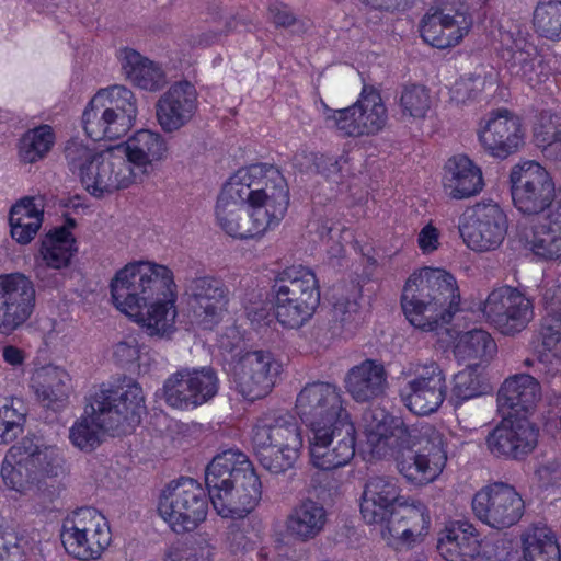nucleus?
<instances>
[{
    "label": "nucleus",
    "mask_w": 561,
    "mask_h": 561,
    "mask_svg": "<svg viewBox=\"0 0 561 561\" xmlns=\"http://www.w3.org/2000/svg\"><path fill=\"white\" fill-rule=\"evenodd\" d=\"M549 70L543 57L539 54L538 49H536V58H533L525 68L518 70V72H514L512 76L534 88L547 80Z\"/></svg>",
    "instance_id": "69168bd1"
},
{
    "label": "nucleus",
    "mask_w": 561,
    "mask_h": 561,
    "mask_svg": "<svg viewBox=\"0 0 561 561\" xmlns=\"http://www.w3.org/2000/svg\"><path fill=\"white\" fill-rule=\"evenodd\" d=\"M526 561H561V548L556 533L547 525H534L522 537Z\"/></svg>",
    "instance_id": "a18cd8bd"
},
{
    "label": "nucleus",
    "mask_w": 561,
    "mask_h": 561,
    "mask_svg": "<svg viewBox=\"0 0 561 561\" xmlns=\"http://www.w3.org/2000/svg\"><path fill=\"white\" fill-rule=\"evenodd\" d=\"M121 147V152L129 165L141 174H149L154 164L168 156V144L161 134L149 129H140L130 136Z\"/></svg>",
    "instance_id": "72a5a7b5"
},
{
    "label": "nucleus",
    "mask_w": 561,
    "mask_h": 561,
    "mask_svg": "<svg viewBox=\"0 0 561 561\" xmlns=\"http://www.w3.org/2000/svg\"><path fill=\"white\" fill-rule=\"evenodd\" d=\"M401 307L413 327L436 331L462 310L458 283H404Z\"/></svg>",
    "instance_id": "423d86ee"
},
{
    "label": "nucleus",
    "mask_w": 561,
    "mask_h": 561,
    "mask_svg": "<svg viewBox=\"0 0 561 561\" xmlns=\"http://www.w3.org/2000/svg\"><path fill=\"white\" fill-rule=\"evenodd\" d=\"M205 484L213 507L222 518L250 514L262 496V483L248 455L228 448L205 468Z\"/></svg>",
    "instance_id": "f03ea898"
},
{
    "label": "nucleus",
    "mask_w": 561,
    "mask_h": 561,
    "mask_svg": "<svg viewBox=\"0 0 561 561\" xmlns=\"http://www.w3.org/2000/svg\"><path fill=\"white\" fill-rule=\"evenodd\" d=\"M69 169L80 176L85 190L95 197L123 190L136 182L137 172L121 152V147L95 152L79 140L65 147Z\"/></svg>",
    "instance_id": "7ed1b4c3"
},
{
    "label": "nucleus",
    "mask_w": 561,
    "mask_h": 561,
    "mask_svg": "<svg viewBox=\"0 0 561 561\" xmlns=\"http://www.w3.org/2000/svg\"><path fill=\"white\" fill-rule=\"evenodd\" d=\"M233 518L234 520L227 528L226 546L231 554H245L255 550L263 542V525L261 520Z\"/></svg>",
    "instance_id": "de8ad7c7"
},
{
    "label": "nucleus",
    "mask_w": 561,
    "mask_h": 561,
    "mask_svg": "<svg viewBox=\"0 0 561 561\" xmlns=\"http://www.w3.org/2000/svg\"><path fill=\"white\" fill-rule=\"evenodd\" d=\"M486 386L476 369L468 368L457 373L453 378L450 402L455 408L463 402L485 393Z\"/></svg>",
    "instance_id": "13d9d810"
},
{
    "label": "nucleus",
    "mask_w": 561,
    "mask_h": 561,
    "mask_svg": "<svg viewBox=\"0 0 561 561\" xmlns=\"http://www.w3.org/2000/svg\"><path fill=\"white\" fill-rule=\"evenodd\" d=\"M497 346L488 331L473 329L459 335L454 355L459 362H488L496 353Z\"/></svg>",
    "instance_id": "09e8293b"
},
{
    "label": "nucleus",
    "mask_w": 561,
    "mask_h": 561,
    "mask_svg": "<svg viewBox=\"0 0 561 561\" xmlns=\"http://www.w3.org/2000/svg\"><path fill=\"white\" fill-rule=\"evenodd\" d=\"M533 24L541 37L561 41V0H539L534 10Z\"/></svg>",
    "instance_id": "5fc2aeb1"
},
{
    "label": "nucleus",
    "mask_w": 561,
    "mask_h": 561,
    "mask_svg": "<svg viewBox=\"0 0 561 561\" xmlns=\"http://www.w3.org/2000/svg\"><path fill=\"white\" fill-rule=\"evenodd\" d=\"M90 416H81L69 430L70 443L91 453L102 443V433L111 436L131 434L146 411L145 396L137 381L124 378L122 383H101L90 396Z\"/></svg>",
    "instance_id": "f257e3e1"
},
{
    "label": "nucleus",
    "mask_w": 561,
    "mask_h": 561,
    "mask_svg": "<svg viewBox=\"0 0 561 561\" xmlns=\"http://www.w3.org/2000/svg\"><path fill=\"white\" fill-rule=\"evenodd\" d=\"M272 22L277 27H289L296 22V18L285 4L273 3L268 7Z\"/></svg>",
    "instance_id": "774afa93"
},
{
    "label": "nucleus",
    "mask_w": 561,
    "mask_h": 561,
    "mask_svg": "<svg viewBox=\"0 0 561 561\" xmlns=\"http://www.w3.org/2000/svg\"><path fill=\"white\" fill-rule=\"evenodd\" d=\"M69 374L55 365L42 366L31 377V388L38 402L55 412L62 410L69 399Z\"/></svg>",
    "instance_id": "c9c22d12"
},
{
    "label": "nucleus",
    "mask_w": 561,
    "mask_h": 561,
    "mask_svg": "<svg viewBox=\"0 0 561 561\" xmlns=\"http://www.w3.org/2000/svg\"><path fill=\"white\" fill-rule=\"evenodd\" d=\"M328 522L324 506L311 499H305L295 505L285 519L287 535L296 541L307 542L323 530Z\"/></svg>",
    "instance_id": "58836bf2"
},
{
    "label": "nucleus",
    "mask_w": 561,
    "mask_h": 561,
    "mask_svg": "<svg viewBox=\"0 0 561 561\" xmlns=\"http://www.w3.org/2000/svg\"><path fill=\"white\" fill-rule=\"evenodd\" d=\"M399 481L393 477L369 478L360 497L359 511L366 524H382L401 503Z\"/></svg>",
    "instance_id": "c756f323"
},
{
    "label": "nucleus",
    "mask_w": 561,
    "mask_h": 561,
    "mask_svg": "<svg viewBox=\"0 0 561 561\" xmlns=\"http://www.w3.org/2000/svg\"><path fill=\"white\" fill-rule=\"evenodd\" d=\"M54 133L48 125L28 130L20 140L19 154L23 162L34 163L43 159L54 145Z\"/></svg>",
    "instance_id": "6e6d98bb"
},
{
    "label": "nucleus",
    "mask_w": 561,
    "mask_h": 561,
    "mask_svg": "<svg viewBox=\"0 0 561 561\" xmlns=\"http://www.w3.org/2000/svg\"><path fill=\"white\" fill-rule=\"evenodd\" d=\"M530 244L536 255L546 259L561 256V193L549 207L543 221L535 226Z\"/></svg>",
    "instance_id": "79ce46f5"
},
{
    "label": "nucleus",
    "mask_w": 561,
    "mask_h": 561,
    "mask_svg": "<svg viewBox=\"0 0 561 561\" xmlns=\"http://www.w3.org/2000/svg\"><path fill=\"white\" fill-rule=\"evenodd\" d=\"M209 502L197 480L181 477L162 490L157 510L172 531L185 534L194 531L206 519Z\"/></svg>",
    "instance_id": "1a4fd4ad"
},
{
    "label": "nucleus",
    "mask_w": 561,
    "mask_h": 561,
    "mask_svg": "<svg viewBox=\"0 0 561 561\" xmlns=\"http://www.w3.org/2000/svg\"><path fill=\"white\" fill-rule=\"evenodd\" d=\"M514 206L525 215H538L560 195L549 172L535 161L514 165L510 173Z\"/></svg>",
    "instance_id": "f3484780"
},
{
    "label": "nucleus",
    "mask_w": 561,
    "mask_h": 561,
    "mask_svg": "<svg viewBox=\"0 0 561 561\" xmlns=\"http://www.w3.org/2000/svg\"><path fill=\"white\" fill-rule=\"evenodd\" d=\"M500 43L511 75L518 72L536 58L537 47L528 41V33L517 24L501 27Z\"/></svg>",
    "instance_id": "c03bdc74"
},
{
    "label": "nucleus",
    "mask_w": 561,
    "mask_h": 561,
    "mask_svg": "<svg viewBox=\"0 0 561 561\" xmlns=\"http://www.w3.org/2000/svg\"><path fill=\"white\" fill-rule=\"evenodd\" d=\"M540 398L539 381L529 374H516L502 383L497 393V403L507 416L529 419Z\"/></svg>",
    "instance_id": "2f4dec72"
},
{
    "label": "nucleus",
    "mask_w": 561,
    "mask_h": 561,
    "mask_svg": "<svg viewBox=\"0 0 561 561\" xmlns=\"http://www.w3.org/2000/svg\"><path fill=\"white\" fill-rule=\"evenodd\" d=\"M65 551L79 561L99 560L112 542L107 518L93 507H80L62 520Z\"/></svg>",
    "instance_id": "9b49d317"
},
{
    "label": "nucleus",
    "mask_w": 561,
    "mask_h": 561,
    "mask_svg": "<svg viewBox=\"0 0 561 561\" xmlns=\"http://www.w3.org/2000/svg\"><path fill=\"white\" fill-rule=\"evenodd\" d=\"M137 115L135 95L124 85L101 89L83 112L85 134L94 141L124 136Z\"/></svg>",
    "instance_id": "6e6552de"
},
{
    "label": "nucleus",
    "mask_w": 561,
    "mask_h": 561,
    "mask_svg": "<svg viewBox=\"0 0 561 561\" xmlns=\"http://www.w3.org/2000/svg\"><path fill=\"white\" fill-rule=\"evenodd\" d=\"M34 283H0V333L11 334L35 309Z\"/></svg>",
    "instance_id": "7c9ffc66"
},
{
    "label": "nucleus",
    "mask_w": 561,
    "mask_h": 561,
    "mask_svg": "<svg viewBox=\"0 0 561 561\" xmlns=\"http://www.w3.org/2000/svg\"><path fill=\"white\" fill-rule=\"evenodd\" d=\"M538 437L539 428L529 419L505 415L485 440L494 457L520 460L536 448Z\"/></svg>",
    "instance_id": "393cba45"
},
{
    "label": "nucleus",
    "mask_w": 561,
    "mask_h": 561,
    "mask_svg": "<svg viewBox=\"0 0 561 561\" xmlns=\"http://www.w3.org/2000/svg\"><path fill=\"white\" fill-rule=\"evenodd\" d=\"M118 58L124 76L134 85L153 92L167 84V76L161 66L135 49H121Z\"/></svg>",
    "instance_id": "ea45409f"
},
{
    "label": "nucleus",
    "mask_w": 561,
    "mask_h": 561,
    "mask_svg": "<svg viewBox=\"0 0 561 561\" xmlns=\"http://www.w3.org/2000/svg\"><path fill=\"white\" fill-rule=\"evenodd\" d=\"M259 194V207L253 216L252 231L265 232L285 216L289 204V191L285 178L274 165L263 164V179Z\"/></svg>",
    "instance_id": "a878e982"
},
{
    "label": "nucleus",
    "mask_w": 561,
    "mask_h": 561,
    "mask_svg": "<svg viewBox=\"0 0 561 561\" xmlns=\"http://www.w3.org/2000/svg\"><path fill=\"white\" fill-rule=\"evenodd\" d=\"M25 421L26 411L21 399L0 398V445L15 440L22 434Z\"/></svg>",
    "instance_id": "864d4df0"
},
{
    "label": "nucleus",
    "mask_w": 561,
    "mask_h": 561,
    "mask_svg": "<svg viewBox=\"0 0 561 561\" xmlns=\"http://www.w3.org/2000/svg\"><path fill=\"white\" fill-rule=\"evenodd\" d=\"M250 443L259 463L273 474L293 469L304 447L300 425L288 412L259 417L252 426Z\"/></svg>",
    "instance_id": "39448f33"
},
{
    "label": "nucleus",
    "mask_w": 561,
    "mask_h": 561,
    "mask_svg": "<svg viewBox=\"0 0 561 561\" xmlns=\"http://www.w3.org/2000/svg\"><path fill=\"white\" fill-rule=\"evenodd\" d=\"M472 26L468 8L459 0H442L432 7L421 22V36L433 47L444 49L457 45Z\"/></svg>",
    "instance_id": "aec40b11"
},
{
    "label": "nucleus",
    "mask_w": 561,
    "mask_h": 561,
    "mask_svg": "<svg viewBox=\"0 0 561 561\" xmlns=\"http://www.w3.org/2000/svg\"><path fill=\"white\" fill-rule=\"evenodd\" d=\"M333 290L347 293L336 298L332 305L344 329H356L364 321V313L359 304L363 287L360 283H333Z\"/></svg>",
    "instance_id": "603ef678"
},
{
    "label": "nucleus",
    "mask_w": 561,
    "mask_h": 561,
    "mask_svg": "<svg viewBox=\"0 0 561 561\" xmlns=\"http://www.w3.org/2000/svg\"><path fill=\"white\" fill-rule=\"evenodd\" d=\"M443 185L451 198H469L483 188L482 172L467 156H454L445 164Z\"/></svg>",
    "instance_id": "e433bc0d"
},
{
    "label": "nucleus",
    "mask_w": 561,
    "mask_h": 561,
    "mask_svg": "<svg viewBox=\"0 0 561 561\" xmlns=\"http://www.w3.org/2000/svg\"><path fill=\"white\" fill-rule=\"evenodd\" d=\"M399 380L400 399L416 415L436 412L446 399V377L436 363H410L402 368Z\"/></svg>",
    "instance_id": "ddd939ff"
},
{
    "label": "nucleus",
    "mask_w": 561,
    "mask_h": 561,
    "mask_svg": "<svg viewBox=\"0 0 561 561\" xmlns=\"http://www.w3.org/2000/svg\"><path fill=\"white\" fill-rule=\"evenodd\" d=\"M43 205L34 197H23L10 210L9 222L11 236L21 244L30 243L43 224Z\"/></svg>",
    "instance_id": "37998d69"
},
{
    "label": "nucleus",
    "mask_w": 561,
    "mask_h": 561,
    "mask_svg": "<svg viewBox=\"0 0 561 561\" xmlns=\"http://www.w3.org/2000/svg\"><path fill=\"white\" fill-rule=\"evenodd\" d=\"M294 159L296 162H299L300 159L312 162L316 171L328 178L337 174L342 169V164L347 162V159L344 156H340L337 158L333 156L316 153H300L296 154Z\"/></svg>",
    "instance_id": "0e129e2a"
},
{
    "label": "nucleus",
    "mask_w": 561,
    "mask_h": 561,
    "mask_svg": "<svg viewBox=\"0 0 561 561\" xmlns=\"http://www.w3.org/2000/svg\"><path fill=\"white\" fill-rule=\"evenodd\" d=\"M215 553V546L207 540H201L192 546H172L165 553L164 561H213Z\"/></svg>",
    "instance_id": "052dcab7"
},
{
    "label": "nucleus",
    "mask_w": 561,
    "mask_h": 561,
    "mask_svg": "<svg viewBox=\"0 0 561 561\" xmlns=\"http://www.w3.org/2000/svg\"><path fill=\"white\" fill-rule=\"evenodd\" d=\"M263 179V164H252L238 170L224 185L216 204V220L219 227L229 236L239 239L254 238L264 232L252 231L253 222L239 227L229 220L240 204H248L249 214H254L259 207V194Z\"/></svg>",
    "instance_id": "f8f14e48"
},
{
    "label": "nucleus",
    "mask_w": 561,
    "mask_h": 561,
    "mask_svg": "<svg viewBox=\"0 0 561 561\" xmlns=\"http://www.w3.org/2000/svg\"><path fill=\"white\" fill-rule=\"evenodd\" d=\"M480 310L490 325L508 336L525 330L534 318L533 300L508 285L492 290Z\"/></svg>",
    "instance_id": "6ab92c4d"
},
{
    "label": "nucleus",
    "mask_w": 561,
    "mask_h": 561,
    "mask_svg": "<svg viewBox=\"0 0 561 561\" xmlns=\"http://www.w3.org/2000/svg\"><path fill=\"white\" fill-rule=\"evenodd\" d=\"M173 280L174 274L167 265L149 260L131 261L116 271L111 280Z\"/></svg>",
    "instance_id": "4d7b16f0"
},
{
    "label": "nucleus",
    "mask_w": 561,
    "mask_h": 561,
    "mask_svg": "<svg viewBox=\"0 0 561 561\" xmlns=\"http://www.w3.org/2000/svg\"><path fill=\"white\" fill-rule=\"evenodd\" d=\"M139 348L136 340L121 341L113 347V358L116 365L126 367L139 359Z\"/></svg>",
    "instance_id": "338daca9"
},
{
    "label": "nucleus",
    "mask_w": 561,
    "mask_h": 561,
    "mask_svg": "<svg viewBox=\"0 0 561 561\" xmlns=\"http://www.w3.org/2000/svg\"><path fill=\"white\" fill-rule=\"evenodd\" d=\"M35 437H23L7 451L1 476L8 488L24 493L31 484L57 477L62 459L56 446L38 444Z\"/></svg>",
    "instance_id": "0eeeda50"
},
{
    "label": "nucleus",
    "mask_w": 561,
    "mask_h": 561,
    "mask_svg": "<svg viewBox=\"0 0 561 561\" xmlns=\"http://www.w3.org/2000/svg\"><path fill=\"white\" fill-rule=\"evenodd\" d=\"M497 83L493 69L481 68L458 79L450 89V98L458 104L479 99L483 93L492 92Z\"/></svg>",
    "instance_id": "3c124183"
},
{
    "label": "nucleus",
    "mask_w": 561,
    "mask_h": 561,
    "mask_svg": "<svg viewBox=\"0 0 561 561\" xmlns=\"http://www.w3.org/2000/svg\"><path fill=\"white\" fill-rule=\"evenodd\" d=\"M382 537L396 550L410 548L417 537L427 534L431 526L430 513L425 505L401 502L386 519Z\"/></svg>",
    "instance_id": "cd10ccee"
},
{
    "label": "nucleus",
    "mask_w": 561,
    "mask_h": 561,
    "mask_svg": "<svg viewBox=\"0 0 561 561\" xmlns=\"http://www.w3.org/2000/svg\"><path fill=\"white\" fill-rule=\"evenodd\" d=\"M146 283H110L115 308L146 329L150 336L170 337L178 316V283H162L161 293L148 304Z\"/></svg>",
    "instance_id": "20e7f679"
},
{
    "label": "nucleus",
    "mask_w": 561,
    "mask_h": 561,
    "mask_svg": "<svg viewBox=\"0 0 561 561\" xmlns=\"http://www.w3.org/2000/svg\"><path fill=\"white\" fill-rule=\"evenodd\" d=\"M279 373L280 365L271 352H248L233 364L231 381L237 392L252 402L271 392Z\"/></svg>",
    "instance_id": "4be33fe9"
},
{
    "label": "nucleus",
    "mask_w": 561,
    "mask_h": 561,
    "mask_svg": "<svg viewBox=\"0 0 561 561\" xmlns=\"http://www.w3.org/2000/svg\"><path fill=\"white\" fill-rule=\"evenodd\" d=\"M546 316L541 320L540 336L545 351L561 358V283L541 288Z\"/></svg>",
    "instance_id": "a19ab883"
},
{
    "label": "nucleus",
    "mask_w": 561,
    "mask_h": 561,
    "mask_svg": "<svg viewBox=\"0 0 561 561\" xmlns=\"http://www.w3.org/2000/svg\"><path fill=\"white\" fill-rule=\"evenodd\" d=\"M535 138L539 146L545 149L561 141V115L557 113L542 112L539 124L535 129Z\"/></svg>",
    "instance_id": "e2e57ef3"
},
{
    "label": "nucleus",
    "mask_w": 561,
    "mask_h": 561,
    "mask_svg": "<svg viewBox=\"0 0 561 561\" xmlns=\"http://www.w3.org/2000/svg\"><path fill=\"white\" fill-rule=\"evenodd\" d=\"M327 122L350 137L375 135L387 125L388 113L380 93L365 85L359 99L351 106L331 110L322 103Z\"/></svg>",
    "instance_id": "2eb2a0df"
},
{
    "label": "nucleus",
    "mask_w": 561,
    "mask_h": 561,
    "mask_svg": "<svg viewBox=\"0 0 561 561\" xmlns=\"http://www.w3.org/2000/svg\"><path fill=\"white\" fill-rule=\"evenodd\" d=\"M480 549V534L467 520L451 522L439 533L437 551L446 561H472Z\"/></svg>",
    "instance_id": "473e14b6"
},
{
    "label": "nucleus",
    "mask_w": 561,
    "mask_h": 561,
    "mask_svg": "<svg viewBox=\"0 0 561 561\" xmlns=\"http://www.w3.org/2000/svg\"><path fill=\"white\" fill-rule=\"evenodd\" d=\"M28 541L13 529L0 527V561H25Z\"/></svg>",
    "instance_id": "680f3d73"
},
{
    "label": "nucleus",
    "mask_w": 561,
    "mask_h": 561,
    "mask_svg": "<svg viewBox=\"0 0 561 561\" xmlns=\"http://www.w3.org/2000/svg\"><path fill=\"white\" fill-rule=\"evenodd\" d=\"M198 108V94L191 82L173 83L160 95L156 103V117L165 133L180 130L195 116Z\"/></svg>",
    "instance_id": "bb28decb"
},
{
    "label": "nucleus",
    "mask_w": 561,
    "mask_h": 561,
    "mask_svg": "<svg viewBox=\"0 0 561 561\" xmlns=\"http://www.w3.org/2000/svg\"><path fill=\"white\" fill-rule=\"evenodd\" d=\"M424 426L420 430L410 427L405 424L396 425L391 431L383 423H378L376 428L367 430V440L374 446H387L397 448L398 454L408 453V450H415L417 444L425 443L426 438L421 434Z\"/></svg>",
    "instance_id": "49530a36"
},
{
    "label": "nucleus",
    "mask_w": 561,
    "mask_h": 561,
    "mask_svg": "<svg viewBox=\"0 0 561 561\" xmlns=\"http://www.w3.org/2000/svg\"><path fill=\"white\" fill-rule=\"evenodd\" d=\"M421 434L425 443L415 450L396 456L400 474L412 485L423 486L434 482L447 462V444L444 434L433 425H424Z\"/></svg>",
    "instance_id": "dca6fc26"
},
{
    "label": "nucleus",
    "mask_w": 561,
    "mask_h": 561,
    "mask_svg": "<svg viewBox=\"0 0 561 561\" xmlns=\"http://www.w3.org/2000/svg\"><path fill=\"white\" fill-rule=\"evenodd\" d=\"M479 140L491 156L500 159L507 158L523 144L519 118L508 110L493 113L480 130Z\"/></svg>",
    "instance_id": "c85d7f7f"
},
{
    "label": "nucleus",
    "mask_w": 561,
    "mask_h": 561,
    "mask_svg": "<svg viewBox=\"0 0 561 561\" xmlns=\"http://www.w3.org/2000/svg\"><path fill=\"white\" fill-rule=\"evenodd\" d=\"M474 516L483 524L495 528H508L519 522L525 503L514 486L495 482L479 490L472 497Z\"/></svg>",
    "instance_id": "412c9836"
},
{
    "label": "nucleus",
    "mask_w": 561,
    "mask_h": 561,
    "mask_svg": "<svg viewBox=\"0 0 561 561\" xmlns=\"http://www.w3.org/2000/svg\"><path fill=\"white\" fill-rule=\"evenodd\" d=\"M508 219L497 203H477L462 214L459 232L466 244L474 251L497 249L504 241Z\"/></svg>",
    "instance_id": "a211bd4d"
},
{
    "label": "nucleus",
    "mask_w": 561,
    "mask_h": 561,
    "mask_svg": "<svg viewBox=\"0 0 561 561\" xmlns=\"http://www.w3.org/2000/svg\"><path fill=\"white\" fill-rule=\"evenodd\" d=\"M344 382L356 402H369L385 394L387 371L380 362L367 358L347 371Z\"/></svg>",
    "instance_id": "f704fd0d"
},
{
    "label": "nucleus",
    "mask_w": 561,
    "mask_h": 561,
    "mask_svg": "<svg viewBox=\"0 0 561 561\" xmlns=\"http://www.w3.org/2000/svg\"><path fill=\"white\" fill-rule=\"evenodd\" d=\"M295 411L311 433L351 420L341 389L325 381L307 383L297 394Z\"/></svg>",
    "instance_id": "4468645a"
},
{
    "label": "nucleus",
    "mask_w": 561,
    "mask_h": 561,
    "mask_svg": "<svg viewBox=\"0 0 561 561\" xmlns=\"http://www.w3.org/2000/svg\"><path fill=\"white\" fill-rule=\"evenodd\" d=\"M76 240L67 229L55 228L42 242L41 256L46 267L60 270L68 266L73 253Z\"/></svg>",
    "instance_id": "8fccbe9b"
},
{
    "label": "nucleus",
    "mask_w": 561,
    "mask_h": 561,
    "mask_svg": "<svg viewBox=\"0 0 561 561\" xmlns=\"http://www.w3.org/2000/svg\"><path fill=\"white\" fill-rule=\"evenodd\" d=\"M431 93L423 84L404 85L400 95L402 113L414 118H423L431 108Z\"/></svg>",
    "instance_id": "bf43d9fd"
},
{
    "label": "nucleus",
    "mask_w": 561,
    "mask_h": 561,
    "mask_svg": "<svg viewBox=\"0 0 561 561\" xmlns=\"http://www.w3.org/2000/svg\"><path fill=\"white\" fill-rule=\"evenodd\" d=\"M219 379L210 367L180 370L171 375L163 385L168 405L180 409H195L218 392Z\"/></svg>",
    "instance_id": "b1692460"
},
{
    "label": "nucleus",
    "mask_w": 561,
    "mask_h": 561,
    "mask_svg": "<svg viewBox=\"0 0 561 561\" xmlns=\"http://www.w3.org/2000/svg\"><path fill=\"white\" fill-rule=\"evenodd\" d=\"M190 289L193 293L187 304L196 322L203 330H213L221 320V313L228 304L225 283H202L201 286Z\"/></svg>",
    "instance_id": "4c0bfd02"
},
{
    "label": "nucleus",
    "mask_w": 561,
    "mask_h": 561,
    "mask_svg": "<svg viewBox=\"0 0 561 561\" xmlns=\"http://www.w3.org/2000/svg\"><path fill=\"white\" fill-rule=\"evenodd\" d=\"M355 444L356 428L351 420L316 430L309 438L311 463L328 471L344 467L355 456Z\"/></svg>",
    "instance_id": "5701e85b"
},
{
    "label": "nucleus",
    "mask_w": 561,
    "mask_h": 561,
    "mask_svg": "<svg viewBox=\"0 0 561 561\" xmlns=\"http://www.w3.org/2000/svg\"><path fill=\"white\" fill-rule=\"evenodd\" d=\"M320 283L300 287L299 293L283 285L264 300L245 306L251 322H266L272 311L283 328L299 329L314 314L321 298Z\"/></svg>",
    "instance_id": "9d476101"
}]
</instances>
